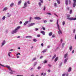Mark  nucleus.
I'll return each mask as SVG.
<instances>
[{
	"instance_id": "63",
	"label": "nucleus",
	"mask_w": 76,
	"mask_h": 76,
	"mask_svg": "<svg viewBox=\"0 0 76 76\" xmlns=\"http://www.w3.org/2000/svg\"><path fill=\"white\" fill-rule=\"evenodd\" d=\"M16 76H23V75H16Z\"/></svg>"
},
{
	"instance_id": "3",
	"label": "nucleus",
	"mask_w": 76,
	"mask_h": 76,
	"mask_svg": "<svg viewBox=\"0 0 76 76\" xmlns=\"http://www.w3.org/2000/svg\"><path fill=\"white\" fill-rule=\"evenodd\" d=\"M58 34L59 35H62V34L63 33H62V31L61 29H60V27L58 28Z\"/></svg>"
},
{
	"instance_id": "54",
	"label": "nucleus",
	"mask_w": 76,
	"mask_h": 76,
	"mask_svg": "<svg viewBox=\"0 0 76 76\" xmlns=\"http://www.w3.org/2000/svg\"><path fill=\"white\" fill-rule=\"evenodd\" d=\"M28 27H30V26H31V24H30L28 25Z\"/></svg>"
},
{
	"instance_id": "9",
	"label": "nucleus",
	"mask_w": 76,
	"mask_h": 76,
	"mask_svg": "<svg viewBox=\"0 0 76 76\" xmlns=\"http://www.w3.org/2000/svg\"><path fill=\"white\" fill-rule=\"evenodd\" d=\"M5 43H6V41H5V40H4L2 43L1 47H3V46L5 44Z\"/></svg>"
},
{
	"instance_id": "10",
	"label": "nucleus",
	"mask_w": 76,
	"mask_h": 76,
	"mask_svg": "<svg viewBox=\"0 0 76 76\" xmlns=\"http://www.w3.org/2000/svg\"><path fill=\"white\" fill-rule=\"evenodd\" d=\"M57 28H60V26L59 25V24H58V19L57 20Z\"/></svg>"
},
{
	"instance_id": "33",
	"label": "nucleus",
	"mask_w": 76,
	"mask_h": 76,
	"mask_svg": "<svg viewBox=\"0 0 76 76\" xmlns=\"http://www.w3.org/2000/svg\"><path fill=\"white\" fill-rule=\"evenodd\" d=\"M65 25V21H63L62 23V25L64 26Z\"/></svg>"
},
{
	"instance_id": "13",
	"label": "nucleus",
	"mask_w": 76,
	"mask_h": 76,
	"mask_svg": "<svg viewBox=\"0 0 76 76\" xmlns=\"http://www.w3.org/2000/svg\"><path fill=\"white\" fill-rule=\"evenodd\" d=\"M40 32L41 33V34H43V35H45V31H41Z\"/></svg>"
},
{
	"instance_id": "5",
	"label": "nucleus",
	"mask_w": 76,
	"mask_h": 76,
	"mask_svg": "<svg viewBox=\"0 0 76 76\" xmlns=\"http://www.w3.org/2000/svg\"><path fill=\"white\" fill-rule=\"evenodd\" d=\"M24 6L23 7V9H24V8H25V7H28V4L27 2H25Z\"/></svg>"
},
{
	"instance_id": "44",
	"label": "nucleus",
	"mask_w": 76,
	"mask_h": 76,
	"mask_svg": "<svg viewBox=\"0 0 76 76\" xmlns=\"http://www.w3.org/2000/svg\"><path fill=\"white\" fill-rule=\"evenodd\" d=\"M52 38H54V37H55V34H53L52 35Z\"/></svg>"
},
{
	"instance_id": "39",
	"label": "nucleus",
	"mask_w": 76,
	"mask_h": 76,
	"mask_svg": "<svg viewBox=\"0 0 76 76\" xmlns=\"http://www.w3.org/2000/svg\"><path fill=\"white\" fill-rule=\"evenodd\" d=\"M72 10H71L70 11L69 13L70 14H72Z\"/></svg>"
},
{
	"instance_id": "40",
	"label": "nucleus",
	"mask_w": 76,
	"mask_h": 76,
	"mask_svg": "<svg viewBox=\"0 0 76 76\" xmlns=\"http://www.w3.org/2000/svg\"><path fill=\"white\" fill-rule=\"evenodd\" d=\"M36 59H37V58H33V59L32 60V61H34V60H36Z\"/></svg>"
},
{
	"instance_id": "47",
	"label": "nucleus",
	"mask_w": 76,
	"mask_h": 76,
	"mask_svg": "<svg viewBox=\"0 0 76 76\" xmlns=\"http://www.w3.org/2000/svg\"><path fill=\"white\" fill-rule=\"evenodd\" d=\"M48 66L49 67H51V65L50 64H48Z\"/></svg>"
},
{
	"instance_id": "23",
	"label": "nucleus",
	"mask_w": 76,
	"mask_h": 76,
	"mask_svg": "<svg viewBox=\"0 0 76 76\" xmlns=\"http://www.w3.org/2000/svg\"><path fill=\"white\" fill-rule=\"evenodd\" d=\"M56 57V55H54L53 57L52 58V60H53V59H54V58H55Z\"/></svg>"
},
{
	"instance_id": "12",
	"label": "nucleus",
	"mask_w": 76,
	"mask_h": 76,
	"mask_svg": "<svg viewBox=\"0 0 76 76\" xmlns=\"http://www.w3.org/2000/svg\"><path fill=\"white\" fill-rule=\"evenodd\" d=\"M22 3V1L20 0V1H18V5H20L21 3Z\"/></svg>"
},
{
	"instance_id": "50",
	"label": "nucleus",
	"mask_w": 76,
	"mask_h": 76,
	"mask_svg": "<svg viewBox=\"0 0 76 76\" xmlns=\"http://www.w3.org/2000/svg\"><path fill=\"white\" fill-rule=\"evenodd\" d=\"M46 14H47V15H51V13H46Z\"/></svg>"
},
{
	"instance_id": "46",
	"label": "nucleus",
	"mask_w": 76,
	"mask_h": 76,
	"mask_svg": "<svg viewBox=\"0 0 76 76\" xmlns=\"http://www.w3.org/2000/svg\"><path fill=\"white\" fill-rule=\"evenodd\" d=\"M61 65H62V62H61L59 65V66L60 67V66H61Z\"/></svg>"
},
{
	"instance_id": "4",
	"label": "nucleus",
	"mask_w": 76,
	"mask_h": 76,
	"mask_svg": "<svg viewBox=\"0 0 76 76\" xmlns=\"http://www.w3.org/2000/svg\"><path fill=\"white\" fill-rule=\"evenodd\" d=\"M66 19H69L70 20H76V18H66Z\"/></svg>"
},
{
	"instance_id": "19",
	"label": "nucleus",
	"mask_w": 76,
	"mask_h": 76,
	"mask_svg": "<svg viewBox=\"0 0 76 76\" xmlns=\"http://www.w3.org/2000/svg\"><path fill=\"white\" fill-rule=\"evenodd\" d=\"M41 76H42L43 75V76H45V75H46V73H45L44 74L42 73H41Z\"/></svg>"
},
{
	"instance_id": "30",
	"label": "nucleus",
	"mask_w": 76,
	"mask_h": 76,
	"mask_svg": "<svg viewBox=\"0 0 76 76\" xmlns=\"http://www.w3.org/2000/svg\"><path fill=\"white\" fill-rule=\"evenodd\" d=\"M11 71V72H10V73H11V74H12L13 73V72H14L13 71H12L11 69V71Z\"/></svg>"
},
{
	"instance_id": "62",
	"label": "nucleus",
	"mask_w": 76,
	"mask_h": 76,
	"mask_svg": "<svg viewBox=\"0 0 76 76\" xmlns=\"http://www.w3.org/2000/svg\"><path fill=\"white\" fill-rule=\"evenodd\" d=\"M45 10V7H44V8L43 10Z\"/></svg>"
},
{
	"instance_id": "59",
	"label": "nucleus",
	"mask_w": 76,
	"mask_h": 76,
	"mask_svg": "<svg viewBox=\"0 0 76 76\" xmlns=\"http://www.w3.org/2000/svg\"><path fill=\"white\" fill-rule=\"evenodd\" d=\"M19 23L20 24H22V22L21 21Z\"/></svg>"
},
{
	"instance_id": "29",
	"label": "nucleus",
	"mask_w": 76,
	"mask_h": 76,
	"mask_svg": "<svg viewBox=\"0 0 76 76\" xmlns=\"http://www.w3.org/2000/svg\"><path fill=\"white\" fill-rule=\"evenodd\" d=\"M54 7H57V3H55L54 4Z\"/></svg>"
},
{
	"instance_id": "2",
	"label": "nucleus",
	"mask_w": 76,
	"mask_h": 76,
	"mask_svg": "<svg viewBox=\"0 0 76 76\" xmlns=\"http://www.w3.org/2000/svg\"><path fill=\"white\" fill-rule=\"evenodd\" d=\"M0 66H3V67H6L8 69V70H9L10 71H11V68L10 67V66H9V65H6V66L0 64Z\"/></svg>"
},
{
	"instance_id": "51",
	"label": "nucleus",
	"mask_w": 76,
	"mask_h": 76,
	"mask_svg": "<svg viewBox=\"0 0 76 76\" xmlns=\"http://www.w3.org/2000/svg\"><path fill=\"white\" fill-rule=\"evenodd\" d=\"M44 57L42 56H41L40 57V59H41L42 58H43Z\"/></svg>"
},
{
	"instance_id": "42",
	"label": "nucleus",
	"mask_w": 76,
	"mask_h": 76,
	"mask_svg": "<svg viewBox=\"0 0 76 76\" xmlns=\"http://www.w3.org/2000/svg\"><path fill=\"white\" fill-rule=\"evenodd\" d=\"M75 31H76V29H74L73 31V33H74V34H75Z\"/></svg>"
},
{
	"instance_id": "41",
	"label": "nucleus",
	"mask_w": 76,
	"mask_h": 76,
	"mask_svg": "<svg viewBox=\"0 0 76 76\" xmlns=\"http://www.w3.org/2000/svg\"><path fill=\"white\" fill-rule=\"evenodd\" d=\"M41 66H38L37 68V69L38 70H39L40 69H41Z\"/></svg>"
},
{
	"instance_id": "32",
	"label": "nucleus",
	"mask_w": 76,
	"mask_h": 76,
	"mask_svg": "<svg viewBox=\"0 0 76 76\" xmlns=\"http://www.w3.org/2000/svg\"><path fill=\"white\" fill-rule=\"evenodd\" d=\"M11 53H12L10 52H9L8 53V55L9 57H10V54H11Z\"/></svg>"
},
{
	"instance_id": "31",
	"label": "nucleus",
	"mask_w": 76,
	"mask_h": 76,
	"mask_svg": "<svg viewBox=\"0 0 76 76\" xmlns=\"http://www.w3.org/2000/svg\"><path fill=\"white\" fill-rule=\"evenodd\" d=\"M57 2L58 4H60V1L59 0H57Z\"/></svg>"
},
{
	"instance_id": "64",
	"label": "nucleus",
	"mask_w": 76,
	"mask_h": 76,
	"mask_svg": "<svg viewBox=\"0 0 76 76\" xmlns=\"http://www.w3.org/2000/svg\"><path fill=\"white\" fill-rule=\"evenodd\" d=\"M75 39L76 40V34L75 35Z\"/></svg>"
},
{
	"instance_id": "8",
	"label": "nucleus",
	"mask_w": 76,
	"mask_h": 76,
	"mask_svg": "<svg viewBox=\"0 0 76 76\" xmlns=\"http://www.w3.org/2000/svg\"><path fill=\"white\" fill-rule=\"evenodd\" d=\"M34 19L36 20H41V18L38 17H34Z\"/></svg>"
},
{
	"instance_id": "24",
	"label": "nucleus",
	"mask_w": 76,
	"mask_h": 76,
	"mask_svg": "<svg viewBox=\"0 0 76 76\" xmlns=\"http://www.w3.org/2000/svg\"><path fill=\"white\" fill-rule=\"evenodd\" d=\"M71 70H72V68L70 67L68 69L69 72H71Z\"/></svg>"
},
{
	"instance_id": "21",
	"label": "nucleus",
	"mask_w": 76,
	"mask_h": 76,
	"mask_svg": "<svg viewBox=\"0 0 76 76\" xmlns=\"http://www.w3.org/2000/svg\"><path fill=\"white\" fill-rule=\"evenodd\" d=\"M7 7H5L4 8L3 10V11H6V10H7Z\"/></svg>"
},
{
	"instance_id": "38",
	"label": "nucleus",
	"mask_w": 76,
	"mask_h": 76,
	"mask_svg": "<svg viewBox=\"0 0 76 76\" xmlns=\"http://www.w3.org/2000/svg\"><path fill=\"white\" fill-rule=\"evenodd\" d=\"M35 30L36 31H37L38 30V28H36L35 29Z\"/></svg>"
},
{
	"instance_id": "7",
	"label": "nucleus",
	"mask_w": 76,
	"mask_h": 76,
	"mask_svg": "<svg viewBox=\"0 0 76 76\" xmlns=\"http://www.w3.org/2000/svg\"><path fill=\"white\" fill-rule=\"evenodd\" d=\"M73 1L74 2L73 3V7H76V0H74Z\"/></svg>"
},
{
	"instance_id": "34",
	"label": "nucleus",
	"mask_w": 76,
	"mask_h": 76,
	"mask_svg": "<svg viewBox=\"0 0 76 76\" xmlns=\"http://www.w3.org/2000/svg\"><path fill=\"white\" fill-rule=\"evenodd\" d=\"M31 26H33V25H35V23H33L30 24Z\"/></svg>"
},
{
	"instance_id": "27",
	"label": "nucleus",
	"mask_w": 76,
	"mask_h": 76,
	"mask_svg": "<svg viewBox=\"0 0 76 76\" xmlns=\"http://www.w3.org/2000/svg\"><path fill=\"white\" fill-rule=\"evenodd\" d=\"M64 45H65V43H64L62 44V48H63L64 47Z\"/></svg>"
},
{
	"instance_id": "15",
	"label": "nucleus",
	"mask_w": 76,
	"mask_h": 76,
	"mask_svg": "<svg viewBox=\"0 0 76 76\" xmlns=\"http://www.w3.org/2000/svg\"><path fill=\"white\" fill-rule=\"evenodd\" d=\"M26 37L27 38H32V37L31 36H26Z\"/></svg>"
},
{
	"instance_id": "35",
	"label": "nucleus",
	"mask_w": 76,
	"mask_h": 76,
	"mask_svg": "<svg viewBox=\"0 0 76 76\" xmlns=\"http://www.w3.org/2000/svg\"><path fill=\"white\" fill-rule=\"evenodd\" d=\"M6 19V17L5 16H4L2 18V20H4Z\"/></svg>"
},
{
	"instance_id": "6",
	"label": "nucleus",
	"mask_w": 76,
	"mask_h": 76,
	"mask_svg": "<svg viewBox=\"0 0 76 76\" xmlns=\"http://www.w3.org/2000/svg\"><path fill=\"white\" fill-rule=\"evenodd\" d=\"M40 1L41 2H39L38 3V5L39 7H41L42 5L41 3H43V0H40Z\"/></svg>"
},
{
	"instance_id": "25",
	"label": "nucleus",
	"mask_w": 76,
	"mask_h": 76,
	"mask_svg": "<svg viewBox=\"0 0 76 76\" xmlns=\"http://www.w3.org/2000/svg\"><path fill=\"white\" fill-rule=\"evenodd\" d=\"M47 50V49H45L42 52V53H45L46 52V51Z\"/></svg>"
},
{
	"instance_id": "45",
	"label": "nucleus",
	"mask_w": 76,
	"mask_h": 76,
	"mask_svg": "<svg viewBox=\"0 0 76 76\" xmlns=\"http://www.w3.org/2000/svg\"><path fill=\"white\" fill-rule=\"evenodd\" d=\"M37 39H33V41H34V42H37Z\"/></svg>"
},
{
	"instance_id": "11",
	"label": "nucleus",
	"mask_w": 76,
	"mask_h": 76,
	"mask_svg": "<svg viewBox=\"0 0 76 76\" xmlns=\"http://www.w3.org/2000/svg\"><path fill=\"white\" fill-rule=\"evenodd\" d=\"M28 22H29V21H26L23 24L24 26H25L26 25L28 24Z\"/></svg>"
},
{
	"instance_id": "53",
	"label": "nucleus",
	"mask_w": 76,
	"mask_h": 76,
	"mask_svg": "<svg viewBox=\"0 0 76 76\" xmlns=\"http://www.w3.org/2000/svg\"><path fill=\"white\" fill-rule=\"evenodd\" d=\"M47 22L46 20H45L44 21V23H47Z\"/></svg>"
},
{
	"instance_id": "55",
	"label": "nucleus",
	"mask_w": 76,
	"mask_h": 76,
	"mask_svg": "<svg viewBox=\"0 0 76 76\" xmlns=\"http://www.w3.org/2000/svg\"><path fill=\"white\" fill-rule=\"evenodd\" d=\"M50 22H53V20H50Z\"/></svg>"
},
{
	"instance_id": "1",
	"label": "nucleus",
	"mask_w": 76,
	"mask_h": 76,
	"mask_svg": "<svg viewBox=\"0 0 76 76\" xmlns=\"http://www.w3.org/2000/svg\"><path fill=\"white\" fill-rule=\"evenodd\" d=\"M20 28V26H18L16 28L15 30L14 31H12V34H15V33H16L18 32V29H19Z\"/></svg>"
},
{
	"instance_id": "26",
	"label": "nucleus",
	"mask_w": 76,
	"mask_h": 76,
	"mask_svg": "<svg viewBox=\"0 0 76 76\" xmlns=\"http://www.w3.org/2000/svg\"><path fill=\"white\" fill-rule=\"evenodd\" d=\"M58 57H57L56 58L55 60V62H56V61H57L58 60Z\"/></svg>"
},
{
	"instance_id": "37",
	"label": "nucleus",
	"mask_w": 76,
	"mask_h": 76,
	"mask_svg": "<svg viewBox=\"0 0 76 76\" xmlns=\"http://www.w3.org/2000/svg\"><path fill=\"white\" fill-rule=\"evenodd\" d=\"M31 19H32V17H30V19L29 20V22H31Z\"/></svg>"
},
{
	"instance_id": "22",
	"label": "nucleus",
	"mask_w": 76,
	"mask_h": 76,
	"mask_svg": "<svg viewBox=\"0 0 76 76\" xmlns=\"http://www.w3.org/2000/svg\"><path fill=\"white\" fill-rule=\"evenodd\" d=\"M68 55V54H67V53H66V54H65L64 58H66L67 57Z\"/></svg>"
},
{
	"instance_id": "17",
	"label": "nucleus",
	"mask_w": 76,
	"mask_h": 76,
	"mask_svg": "<svg viewBox=\"0 0 76 76\" xmlns=\"http://www.w3.org/2000/svg\"><path fill=\"white\" fill-rule=\"evenodd\" d=\"M72 49H73V48L72 47V46H70L69 47V50L70 51H71L72 50Z\"/></svg>"
},
{
	"instance_id": "36",
	"label": "nucleus",
	"mask_w": 76,
	"mask_h": 76,
	"mask_svg": "<svg viewBox=\"0 0 76 76\" xmlns=\"http://www.w3.org/2000/svg\"><path fill=\"white\" fill-rule=\"evenodd\" d=\"M37 62H35L34 63V66H36V65H37Z\"/></svg>"
},
{
	"instance_id": "58",
	"label": "nucleus",
	"mask_w": 76,
	"mask_h": 76,
	"mask_svg": "<svg viewBox=\"0 0 76 76\" xmlns=\"http://www.w3.org/2000/svg\"><path fill=\"white\" fill-rule=\"evenodd\" d=\"M27 3H28V4H30V2H29V1H28Z\"/></svg>"
},
{
	"instance_id": "61",
	"label": "nucleus",
	"mask_w": 76,
	"mask_h": 76,
	"mask_svg": "<svg viewBox=\"0 0 76 76\" xmlns=\"http://www.w3.org/2000/svg\"><path fill=\"white\" fill-rule=\"evenodd\" d=\"M67 10H69V7H67L66 8Z\"/></svg>"
},
{
	"instance_id": "60",
	"label": "nucleus",
	"mask_w": 76,
	"mask_h": 76,
	"mask_svg": "<svg viewBox=\"0 0 76 76\" xmlns=\"http://www.w3.org/2000/svg\"><path fill=\"white\" fill-rule=\"evenodd\" d=\"M65 76V74H63L62 75V76Z\"/></svg>"
},
{
	"instance_id": "14",
	"label": "nucleus",
	"mask_w": 76,
	"mask_h": 76,
	"mask_svg": "<svg viewBox=\"0 0 76 76\" xmlns=\"http://www.w3.org/2000/svg\"><path fill=\"white\" fill-rule=\"evenodd\" d=\"M68 60V58H66L64 60V64H66V62H67Z\"/></svg>"
},
{
	"instance_id": "43",
	"label": "nucleus",
	"mask_w": 76,
	"mask_h": 76,
	"mask_svg": "<svg viewBox=\"0 0 76 76\" xmlns=\"http://www.w3.org/2000/svg\"><path fill=\"white\" fill-rule=\"evenodd\" d=\"M10 16H11V15L10 14L9 15H7V17H8V18H9L10 17Z\"/></svg>"
},
{
	"instance_id": "52",
	"label": "nucleus",
	"mask_w": 76,
	"mask_h": 76,
	"mask_svg": "<svg viewBox=\"0 0 76 76\" xmlns=\"http://www.w3.org/2000/svg\"><path fill=\"white\" fill-rule=\"evenodd\" d=\"M37 37H40V34H38L37 35Z\"/></svg>"
},
{
	"instance_id": "49",
	"label": "nucleus",
	"mask_w": 76,
	"mask_h": 76,
	"mask_svg": "<svg viewBox=\"0 0 76 76\" xmlns=\"http://www.w3.org/2000/svg\"><path fill=\"white\" fill-rule=\"evenodd\" d=\"M70 15H67V17L68 18H69L70 17Z\"/></svg>"
},
{
	"instance_id": "16",
	"label": "nucleus",
	"mask_w": 76,
	"mask_h": 76,
	"mask_svg": "<svg viewBox=\"0 0 76 76\" xmlns=\"http://www.w3.org/2000/svg\"><path fill=\"white\" fill-rule=\"evenodd\" d=\"M65 4L66 6H68V0H65Z\"/></svg>"
},
{
	"instance_id": "18",
	"label": "nucleus",
	"mask_w": 76,
	"mask_h": 76,
	"mask_svg": "<svg viewBox=\"0 0 76 76\" xmlns=\"http://www.w3.org/2000/svg\"><path fill=\"white\" fill-rule=\"evenodd\" d=\"M14 5V3H12L11 4H10V7H13Z\"/></svg>"
},
{
	"instance_id": "57",
	"label": "nucleus",
	"mask_w": 76,
	"mask_h": 76,
	"mask_svg": "<svg viewBox=\"0 0 76 76\" xmlns=\"http://www.w3.org/2000/svg\"><path fill=\"white\" fill-rule=\"evenodd\" d=\"M61 42V43L62 42H63V39H61L60 40Z\"/></svg>"
},
{
	"instance_id": "28",
	"label": "nucleus",
	"mask_w": 76,
	"mask_h": 76,
	"mask_svg": "<svg viewBox=\"0 0 76 76\" xmlns=\"http://www.w3.org/2000/svg\"><path fill=\"white\" fill-rule=\"evenodd\" d=\"M52 34H53V33L51 32L49 34V36H51L52 35Z\"/></svg>"
},
{
	"instance_id": "48",
	"label": "nucleus",
	"mask_w": 76,
	"mask_h": 76,
	"mask_svg": "<svg viewBox=\"0 0 76 76\" xmlns=\"http://www.w3.org/2000/svg\"><path fill=\"white\" fill-rule=\"evenodd\" d=\"M69 4H71V1H70V0H69Z\"/></svg>"
},
{
	"instance_id": "20",
	"label": "nucleus",
	"mask_w": 76,
	"mask_h": 76,
	"mask_svg": "<svg viewBox=\"0 0 76 76\" xmlns=\"http://www.w3.org/2000/svg\"><path fill=\"white\" fill-rule=\"evenodd\" d=\"M48 62V61L46 60H45L44 61H43V63L45 64V63H47V62Z\"/></svg>"
},
{
	"instance_id": "56",
	"label": "nucleus",
	"mask_w": 76,
	"mask_h": 76,
	"mask_svg": "<svg viewBox=\"0 0 76 76\" xmlns=\"http://www.w3.org/2000/svg\"><path fill=\"white\" fill-rule=\"evenodd\" d=\"M50 48V46H48L47 47V48Z\"/></svg>"
}]
</instances>
